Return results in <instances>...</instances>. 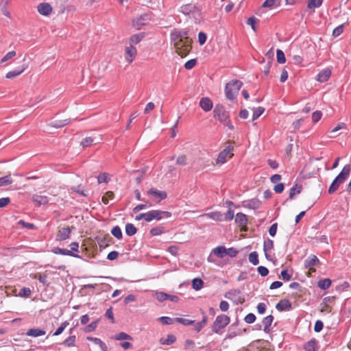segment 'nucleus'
Segmentation results:
<instances>
[{
    "instance_id": "nucleus-1",
    "label": "nucleus",
    "mask_w": 351,
    "mask_h": 351,
    "mask_svg": "<svg viewBox=\"0 0 351 351\" xmlns=\"http://www.w3.org/2000/svg\"><path fill=\"white\" fill-rule=\"evenodd\" d=\"M188 30L174 29L170 34L176 52L182 57L186 56L191 49V39L188 37Z\"/></svg>"
},
{
    "instance_id": "nucleus-2",
    "label": "nucleus",
    "mask_w": 351,
    "mask_h": 351,
    "mask_svg": "<svg viewBox=\"0 0 351 351\" xmlns=\"http://www.w3.org/2000/svg\"><path fill=\"white\" fill-rule=\"evenodd\" d=\"M351 172V166L350 165H346L341 171L338 174V176L335 178V180L331 183L330 186L328 189V193L333 194L335 193L339 186L343 184L349 177Z\"/></svg>"
},
{
    "instance_id": "nucleus-3",
    "label": "nucleus",
    "mask_w": 351,
    "mask_h": 351,
    "mask_svg": "<svg viewBox=\"0 0 351 351\" xmlns=\"http://www.w3.org/2000/svg\"><path fill=\"white\" fill-rule=\"evenodd\" d=\"M214 117L218 119L225 126L230 130L234 129V126L231 123L229 113L224 109L221 105H217L213 110Z\"/></svg>"
},
{
    "instance_id": "nucleus-4",
    "label": "nucleus",
    "mask_w": 351,
    "mask_h": 351,
    "mask_svg": "<svg viewBox=\"0 0 351 351\" xmlns=\"http://www.w3.org/2000/svg\"><path fill=\"white\" fill-rule=\"evenodd\" d=\"M243 85L242 82L234 80L228 82L225 87V94L229 100H234Z\"/></svg>"
},
{
    "instance_id": "nucleus-5",
    "label": "nucleus",
    "mask_w": 351,
    "mask_h": 351,
    "mask_svg": "<svg viewBox=\"0 0 351 351\" xmlns=\"http://www.w3.org/2000/svg\"><path fill=\"white\" fill-rule=\"evenodd\" d=\"M230 322V317L224 314L217 316L215 322L211 326L212 331L215 333L219 334L220 330L229 324Z\"/></svg>"
},
{
    "instance_id": "nucleus-6",
    "label": "nucleus",
    "mask_w": 351,
    "mask_h": 351,
    "mask_svg": "<svg viewBox=\"0 0 351 351\" xmlns=\"http://www.w3.org/2000/svg\"><path fill=\"white\" fill-rule=\"evenodd\" d=\"M171 213L160 210H152L147 212L148 222L153 220L160 221L164 219H168L171 217Z\"/></svg>"
},
{
    "instance_id": "nucleus-7",
    "label": "nucleus",
    "mask_w": 351,
    "mask_h": 351,
    "mask_svg": "<svg viewBox=\"0 0 351 351\" xmlns=\"http://www.w3.org/2000/svg\"><path fill=\"white\" fill-rule=\"evenodd\" d=\"M147 195L153 199L156 202H159L167 198V193L164 191H158L156 189L152 188L147 191Z\"/></svg>"
},
{
    "instance_id": "nucleus-8",
    "label": "nucleus",
    "mask_w": 351,
    "mask_h": 351,
    "mask_svg": "<svg viewBox=\"0 0 351 351\" xmlns=\"http://www.w3.org/2000/svg\"><path fill=\"white\" fill-rule=\"evenodd\" d=\"M151 21V16L148 14H144L133 20L132 25L136 29H140L143 25Z\"/></svg>"
},
{
    "instance_id": "nucleus-9",
    "label": "nucleus",
    "mask_w": 351,
    "mask_h": 351,
    "mask_svg": "<svg viewBox=\"0 0 351 351\" xmlns=\"http://www.w3.org/2000/svg\"><path fill=\"white\" fill-rule=\"evenodd\" d=\"M273 249H274V241L271 239L267 238V239H265L264 241L263 251L265 253V258L268 261L273 260V258L270 254V253Z\"/></svg>"
},
{
    "instance_id": "nucleus-10",
    "label": "nucleus",
    "mask_w": 351,
    "mask_h": 351,
    "mask_svg": "<svg viewBox=\"0 0 351 351\" xmlns=\"http://www.w3.org/2000/svg\"><path fill=\"white\" fill-rule=\"evenodd\" d=\"M125 58L128 63H132L137 54V50L134 46H127L125 49Z\"/></svg>"
},
{
    "instance_id": "nucleus-11",
    "label": "nucleus",
    "mask_w": 351,
    "mask_h": 351,
    "mask_svg": "<svg viewBox=\"0 0 351 351\" xmlns=\"http://www.w3.org/2000/svg\"><path fill=\"white\" fill-rule=\"evenodd\" d=\"M233 150L232 146H228L219 152L218 157L216 160L217 164H223L226 162L227 156Z\"/></svg>"
},
{
    "instance_id": "nucleus-12",
    "label": "nucleus",
    "mask_w": 351,
    "mask_h": 351,
    "mask_svg": "<svg viewBox=\"0 0 351 351\" xmlns=\"http://www.w3.org/2000/svg\"><path fill=\"white\" fill-rule=\"evenodd\" d=\"M27 64L21 65L19 67H17L16 69L8 72L5 77L8 79L14 78V77L19 76V75H21L25 70L27 69Z\"/></svg>"
},
{
    "instance_id": "nucleus-13",
    "label": "nucleus",
    "mask_w": 351,
    "mask_h": 351,
    "mask_svg": "<svg viewBox=\"0 0 351 351\" xmlns=\"http://www.w3.org/2000/svg\"><path fill=\"white\" fill-rule=\"evenodd\" d=\"M319 263V261L318 258L313 254H311L309 256L305 261H304V266L306 268H310V270L312 271H315V269H312L311 267L316 266Z\"/></svg>"
},
{
    "instance_id": "nucleus-14",
    "label": "nucleus",
    "mask_w": 351,
    "mask_h": 351,
    "mask_svg": "<svg viewBox=\"0 0 351 351\" xmlns=\"http://www.w3.org/2000/svg\"><path fill=\"white\" fill-rule=\"evenodd\" d=\"M197 7L192 3H188L180 7V12L184 15H189L197 12Z\"/></svg>"
},
{
    "instance_id": "nucleus-15",
    "label": "nucleus",
    "mask_w": 351,
    "mask_h": 351,
    "mask_svg": "<svg viewBox=\"0 0 351 351\" xmlns=\"http://www.w3.org/2000/svg\"><path fill=\"white\" fill-rule=\"evenodd\" d=\"M52 11V7L49 3H41L38 5V12L44 16L49 15Z\"/></svg>"
},
{
    "instance_id": "nucleus-16",
    "label": "nucleus",
    "mask_w": 351,
    "mask_h": 351,
    "mask_svg": "<svg viewBox=\"0 0 351 351\" xmlns=\"http://www.w3.org/2000/svg\"><path fill=\"white\" fill-rule=\"evenodd\" d=\"M51 252L55 254H61L64 256H69L75 258H80V256L78 254H74L71 252V250L62 249L60 247H54L52 249Z\"/></svg>"
},
{
    "instance_id": "nucleus-17",
    "label": "nucleus",
    "mask_w": 351,
    "mask_h": 351,
    "mask_svg": "<svg viewBox=\"0 0 351 351\" xmlns=\"http://www.w3.org/2000/svg\"><path fill=\"white\" fill-rule=\"evenodd\" d=\"M199 106L205 112H208L213 108V102L208 97H202L199 101Z\"/></svg>"
},
{
    "instance_id": "nucleus-18",
    "label": "nucleus",
    "mask_w": 351,
    "mask_h": 351,
    "mask_svg": "<svg viewBox=\"0 0 351 351\" xmlns=\"http://www.w3.org/2000/svg\"><path fill=\"white\" fill-rule=\"evenodd\" d=\"M32 199L38 206L47 204L49 202V199L47 196L37 194L34 195Z\"/></svg>"
},
{
    "instance_id": "nucleus-19",
    "label": "nucleus",
    "mask_w": 351,
    "mask_h": 351,
    "mask_svg": "<svg viewBox=\"0 0 351 351\" xmlns=\"http://www.w3.org/2000/svg\"><path fill=\"white\" fill-rule=\"evenodd\" d=\"M71 228L69 227L62 228L59 230L57 234V240L58 241H64L68 239L71 234Z\"/></svg>"
},
{
    "instance_id": "nucleus-20",
    "label": "nucleus",
    "mask_w": 351,
    "mask_h": 351,
    "mask_svg": "<svg viewBox=\"0 0 351 351\" xmlns=\"http://www.w3.org/2000/svg\"><path fill=\"white\" fill-rule=\"evenodd\" d=\"M276 308L279 311H289L291 308V303L288 300H282L276 304Z\"/></svg>"
},
{
    "instance_id": "nucleus-21",
    "label": "nucleus",
    "mask_w": 351,
    "mask_h": 351,
    "mask_svg": "<svg viewBox=\"0 0 351 351\" xmlns=\"http://www.w3.org/2000/svg\"><path fill=\"white\" fill-rule=\"evenodd\" d=\"M331 71L330 69H324L317 74V80L320 82H325L329 79Z\"/></svg>"
},
{
    "instance_id": "nucleus-22",
    "label": "nucleus",
    "mask_w": 351,
    "mask_h": 351,
    "mask_svg": "<svg viewBox=\"0 0 351 351\" xmlns=\"http://www.w3.org/2000/svg\"><path fill=\"white\" fill-rule=\"evenodd\" d=\"M274 321V317L271 315H269L263 319L262 324L264 326L263 330L266 333L269 332L270 331V326Z\"/></svg>"
},
{
    "instance_id": "nucleus-23",
    "label": "nucleus",
    "mask_w": 351,
    "mask_h": 351,
    "mask_svg": "<svg viewBox=\"0 0 351 351\" xmlns=\"http://www.w3.org/2000/svg\"><path fill=\"white\" fill-rule=\"evenodd\" d=\"M46 332L43 329L40 328H30L29 329L26 335L29 337H37L45 335Z\"/></svg>"
},
{
    "instance_id": "nucleus-24",
    "label": "nucleus",
    "mask_w": 351,
    "mask_h": 351,
    "mask_svg": "<svg viewBox=\"0 0 351 351\" xmlns=\"http://www.w3.org/2000/svg\"><path fill=\"white\" fill-rule=\"evenodd\" d=\"M86 339L88 341H92L94 343L98 345L102 351L108 350L107 346L100 339L97 338V337H87Z\"/></svg>"
},
{
    "instance_id": "nucleus-25",
    "label": "nucleus",
    "mask_w": 351,
    "mask_h": 351,
    "mask_svg": "<svg viewBox=\"0 0 351 351\" xmlns=\"http://www.w3.org/2000/svg\"><path fill=\"white\" fill-rule=\"evenodd\" d=\"M304 348L306 351H317V341L315 339L309 340L305 343Z\"/></svg>"
},
{
    "instance_id": "nucleus-26",
    "label": "nucleus",
    "mask_w": 351,
    "mask_h": 351,
    "mask_svg": "<svg viewBox=\"0 0 351 351\" xmlns=\"http://www.w3.org/2000/svg\"><path fill=\"white\" fill-rule=\"evenodd\" d=\"M204 216L207 217L208 218L212 219L216 221H223V215L221 212L219 211L208 213H206Z\"/></svg>"
},
{
    "instance_id": "nucleus-27",
    "label": "nucleus",
    "mask_w": 351,
    "mask_h": 351,
    "mask_svg": "<svg viewBox=\"0 0 351 351\" xmlns=\"http://www.w3.org/2000/svg\"><path fill=\"white\" fill-rule=\"evenodd\" d=\"M247 216L242 213H238L236 215L235 217V222L239 226H243L247 223Z\"/></svg>"
},
{
    "instance_id": "nucleus-28",
    "label": "nucleus",
    "mask_w": 351,
    "mask_h": 351,
    "mask_svg": "<svg viewBox=\"0 0 351 351\" xmlns=\"http://www.w3.org/2000/svg\"><path fill=\"white\" fill-rule=\"evenodd\" d=\"M260 206H261V202L256 199H250V200L246 202V203L245 204V207L250 208V209H253V210L258 209L260 207Z\"/></svg>"
},
{
    "instance_id": "nucleus-29",
    "label": "nucleus",
    "mask_w": 351,
    "mask_h": 351,
    "mask_svg": "<svg viewBox=\"0 0 351 351\" xmlns=\"http://www.w3.org/2000/svg\"><path fill=\"white\" fill-rule=\"evenodd\" d=\"M144 37L143 33L132 35L130 38V45L134 46L140 43Z\"/></svg>"
},
{
    "instance_id": "nucleus-30",
    "label": "nucleus",
    "mask_w": 351,
    "mask_h": 351,
    "mask_svg": "<svg viewBox=\"0 0 351 351\" xmlns=\"http://www.w3.org/2000/svg\"><path fill=\"white\" fill-rule=\"evenodd\" d=\"M302 191V186L295 184L290 189L289 199H292L296 194Z\"/></svg>"
},
{
    "instance_id": "nucleus-31",
    "label": "nucleus",
    "mask_w": 351,
    "mask_h": 351,
    "mask_svg": "<svg viewBox=\"0 0 351 351\" xmlns=\"http://www.w3.org/2000/svg\"><path fill=\"white\" fill-rule=\"evenodd\" d=\"M213 253L219 258H224L226 256V248L223 246L217 247L213 250Z\"/></svg>"
},
{
    "instance_id": "nucleus-32",
    "label": "nucleus",
    "mask_w": 351,
    "mask_h": 351,
    "mask_svg": "<svg viewBox=\"0 0 351 351\" xmlns=\"http://www.w3.org/2000/svg\"><path fill=\"white\" fill-rule=\"evenodd\" d=\"M75 340H76L75 335H71V336L69 337L67 339H66L62 343V344L67 348L75 347Z\"/></svg>"
},
{
    "instance_id": "nucleus-33",
    "label": "nucleus",
    "mask_w": 351,
    "mask_h": 351,
    "mask_svg": "<svg viewBox=\"0 0 351 351\" xmlns=\"http://www.w3.org/2000/svg\"><path fill=\"white\" fill-rule=\"evenodd\" d=\"M331 280L329 278H324L318 281L317 286L321 289L325 290L330 287Z\"/></svg>"
},
{
    "instance_id": "nucleus-34",
    "label": "nucleus",
    "mask_w": 351,
    "mask_h": 351,
    "mask_svg": "<svg viewBox=\"0 0 351 351\" xmlns=\"http://www.w3.org/2000/svg\"><path fill=\"white\" fill-rule=\"evenodd\" d=\"M204 285V282L201 278H196L192 281V287L196 291L200 290Z\"/></svg>"
},
{
    "instance_id": "nucleus-35",
    "label": "nucleus",
    "mask_w": 351,
    "mask_h": 351,
    "mask_svg": "<svg viewBox=\"0 0 351 351\" xmlns=\"http://www.w3.org/2000/svg\"><path fill=\"white\" fill-rule=\"evenodd\" d=\"M176 340V338L173 335H168L167 339H160V343L162 345H171Z\"/></svg>"
},
{
    "instance_id": "nucleus-36",
    "label": "nucleus",
    "mask_w": 351,
    "mask_h": 351,
    "mask_svg": "<svg viewBox=\"0 0 351 351\" xmlns=\"http://www.w3.org/2000/svg\"><path fill=\"white\" fill-rule=\"evenodd\" d=\"M165 232V228L162 226H156L150 230L152 236H158Z\"/></svg>"
},
{
    "instance_id": "nucleus-37",
    "label": "nucleus",
    "mask_w": 351,
    "mask_h": 351,
    "mask_svg": "<svg viewBox=\"0 0 351 351\" xmlns=\"http://www.w3.org/2000/svg\"><path fill=\"white\" fill-rule=\"evenodd\" d=\"M137 232L136 228L132 223H127L125 225V233L128 236H132Z\"/></svg>"
},
{
    "instance_id": "nucleus-38",
    "label": "nucleus",
    "mask_w": 351,
    "mask_h": 351,
    "mask_svg": "<svg viewBox=\"0 0 351 351\" xmlns=\"http://www.w3.org/2000/svg\"><path fill=\"white\" fill-rule=\"evenodd\" d=\"M249 261L254 265L259 263L258 254L256 252H252L249 254Z\"/></svg>"
},
{
    "instance_id": "nucleus-39",
    "label": "nucleus",
    "mask_w": 351,
    "mask_h": 351,
    "mask_svg": "<svg viewBox=\"0 0 351 351\" xmlns=\"http://www.w3.org/2000/svg\"><path fill=\"white\" fill-rule=\"evenodd\" d=\"M111 234L118 239H121L123 237L121 229L118 226H114L112 229Z\"/></svg>"
},
{
    "instance_id": "nucleus-40",
    "label": "nucleus",
    "mask_w": 351,
    "mask_h": 351,
    "mask_svg": "<svg viewBox=\"0 0 351 351\" xmlns=\"http://www.w3.org/2000/svg\"><path fill=\"white\" fill-rule=\"evenodd\" d=\"M98 321H94L92 322L90 324H88L86 326L84 327V331L85 332H90L94 331L96 328L97 327Z\"/></svg>"
},
{
    "instance_id": "nucleus-41",
    "label": "nucleus",
    "mask_w": 351,
    "mask_h": 351,
    "mask_svg": "<svg viewBox=\"0 0 351 351\" xmlns=\"http://www.w3.org/2000/svg\"><path fill=\"white\" fill-rule=\"evenodd\" d=\"M12 183V180L10 176H5L0 178V186H8Z\"/></svg>"
},
{
    "instance_id": "nucleus-42",
    "label": "nucleus",
    "mask_w": 351,
    "mask_h": 351,
    "mask_svg": "<svg viewBox=\"0 0 351 351\" xmlns=\"http://www.w3.org/2000/svg\"><path fill=\"white\" fill-rule=\"evenodd\" d=\"M174 321L176 322L180 323L184 326H189V325L193 324L195 322V321H193V320L182 318V317H176V318H174Z\"/></svg>"
},
{
    "instance_id": "nucleus-43",
    "label": "nucleus",
    "mask_w": 351,
    "mask_h": 351,
    "mask_svg": "<svg viewBox=\"0 0 351 351\" xmlns=\"http://www.w3.org/2000/svg\"><path fill=\"white\" fill-rule=\"evenodd\" d=\"M155 298L158 301L162 302L168 299V294L162 291H157L155 293Z\"/></svg>"
},
{
    "instance_id": "nucleus-44",
    "label": "nucleus",
    "mask_w": 351,
    "mask_h": 351,
    "mask_svg": "<svg viewBox=\"0 0 351 351\" xmlns=\"http://www.w3.org/2000/svg\"><path fill=\"white\" fill-rule=\"evenodd\" d=\"M116 340L121 341V340H132V337L128 335L125 332H119L118 335H116L114 337Z\"/></svg>"
},
{
    "instance_id": "nucleus-45",
    "label": "nucleus",
    "mask_w": 351,
    "mask_h": 351,
    "mask_svg": "<svg viewBox=\"0 0 351 351\" xmlns=\"http://www.w3.org/2000/svg\"><path fill=\"white\" fill-rule=\"evenodd\" d=\"M277 61L280 64H283L286 62L285 53L280 49H277L276 51Z\"/></svg>"
},
{
    "instance_id": "nucleus-46",
    "label": "nucleus",
    "mask_w": 351,
    "mask_h": 351,
    "mask_svg": "<svg viewBox=\"0 0 351 351\" xmlns=\"http://www.w3.org/2000/svg\"><path fill=\"white\" fill-rule=\"evenodd\" d=\"M97 178L99 184L108 182L110 180V178H108V174L106 173H100Z\"/></svg>"
},
{
    "instance_id": "nucleus-47",
    "label": "nucleus",
    "mask_w": 351,
    "mask_h": 351,
    "mask_svg": "<svg viewBox=\"0 0 351 351\" xmlns=\"http://www.w3.org/2000/svg\"><path fill=\"white\" fill-rule=\"evenodd\" d=\"M323 0H309L308 7L309 8H319L322 5Z\"/></svg>"
},
{
    "instance_id": "nucleus-48",
    "label": "nucleus",
    "mask_w": 351,
    "mask_h": 351,
    "mask_svg": "<svg viewBox=\"0 0 351 351\" xmlns=\"http://www.w3.org/2000/svg\"><path fill=\"white\" fill-rule=\"evenodd\" d=\"M265 109L263 107H258L254 110L252 114V120L254 121L257 119L264 112Z\"/></svg>"
},
{
    "instance_id": "nucleus-49",
    "label": "nucleus",
    "mask_w": 351,
    "mask_h": 351,
    "mask_svg": "<svg viewBox=\"0 0 351 351\" xmlns=\"http://www.w3.org/2000/svg\"><path fill=\"white\" fill-rule=\"evenodd\" d=\"M69 123V121L68 119L55 121L52 122L51 125L55 128H62V127L67 125Z\"/></svg>"
},
{
    "instance_id": "nucleus-50",
    "label": "nucleus",
    "mask_w": 351,
    "mask_h": 351,
    "mask_svg": "<svg viewBox=\"0 0 351 351\" xmlns=\"http://www.w3.org/2000/svg\"><path fill=\"white\" fill-rule=\"evenodd\" d=\"M95 141V138L86 137L82 141L81 145L83 147H88V146L91 145L94 143Z\"/></svg>"
},
{
    "instance_id": "nucleus-51",
    "label": "nucleus",
    "mask_w": 351,
    "mask_h": 351,
    "mask_svg": "<svg viewBox=\"0 0 351 351\" xmlns=\"http://www.w3.org/2000/svg\"><path fill=\"white\" fill-rule=\"evenodd\" d=\"M159 321H160L163 324H172L174 321V318H171L169 317L162 316L158 318Z\"/></svg>"
},
{
    "instance_id": "nucleus-52",
    "label": "nucleus",
    "mask_w": 351,
    "mask_h": 351,
    "mask_svg": "<svg viewBox=\"0 0 351 351\" xmlns=\"http://www.w3.org/2000/svg\"><path fill=\"white\" fill-rule=\"evenodd\" d=\"M176 164L178 165L184 166L187 164V159L186 155H180L176 159Z\"/></svg>"
},
{
    "instance_id": "nucleus-53",
    "label": "nucleus",
    "mask_w": 351,
    "mask_h": 351,
    "mask_svg": "<svg viewBox=\"0 0 351 351\" xmlns=\"http://www.w3.org/2000/svg\"><path fill=\"white\" fill-rule=\"evenodd\" d=\"M114 197V193L112 191H108L105 193V195L102 197V202L105 204H108L109 199H112Z\"/></svg>"
},
{
    "instance_id": "nucleus-54",
    "label": "nucleus",
    "mask_w": 351,
    "mask_h": 351,
    "mask_svg": "<svg viewBox=\"0 0 351 351\" xmlns=\"http://www.w3.org/2000/svg\"><path fill=\"white\" fill-rule=\"evenodd\" d=\"M241 294V291L239 289H231L226 293L225 296L227 298H230V296L237 297Z\"/></svg>"
},
{
    "instance_id": "nucleus-55",
    "label": "nucleus",
    "mask_w": 351,
    "mask_h": 351,
    "mask_svg": "<svg viewBox=\"0 0 351 351\" xmlns=\"http://www.w3.org/2000/svg\"><path fill=\"white\" fill-rule=\"evenodd\" d=\"M258 21V19L256 18H255L254 16H252V17H250L247 21V24L250 25L252 29L256 32V27H255V24L256 23V22Z\"/></svg>"
},
{
    "instance_id": "nucleus-56",
    "label": "nucleus",
    "mask_w": 351,
    "mask_h": 351,
    "mask_svg": "<svg viewBox=\"0 0 351 351\" xmlns=\"http://www.w3.org/2000/svg\"><path fill=\"white\" fill-rule=\"evenodd\" d=\"M244 320L247 324H252L256 320V316L254 313H248L244 318Z\"/></svg>"
},
{
    "instance_id": "nucleus-57",
    "label": "nucleus",
    "mask_w": 351,
    "mask_h": 351,
    "mask_svg": "<svg viewBox=\"0 0 351 351\" xmlns=\"http://www.w3.org/2000/svg\"><path fill=\"white\" fill-rule=\"evenodd\" d=\"M197 60L195 59H191L186 62V63L184 64V67L186 69L188 70L191 69L195 66Z\"/></svg>"
},
{
    "instance_id": "nucleus-58",
    "label": "nucleus",
    "mask_w": 351,
    "mask_h": 351,
    "mask_svg": "<svg viewBox=\"0 0 351 351\" xmlns=\"http://www.w3.org/2000/svg\"><path fill=\"white\" fill-rule=\"evenodd\" d=\"M322 113L321 111H315L312 114V120L314 123H317L322 118Z\"/></svg>"
},
{
    "instance_id": "nucleus-59",
    "label": "nucleus",
    "mask_w": 351,
    "mask_h": 351,
    "mask_svg": "<svg viewBox=\"0 0 351 351\" xmlns=\"http://www.w3.org/2000/svg\"><path fill=\"white\" fill-rule=\"evenodd\" d=\"M257 271L261 276H266L269 274L268 269L264 266H259Z\"/></svg>"
},
{
    "instance_id": "nucleus-60",
    "label": "nucleus",
    "mask_w": 351,
    "mask_h": 351,
    "mask_svg": "<svg viewBox=\"0 0 351 351\" xmlns=\"http://www.w3.org/2000/svg\"><path fill=\"white\" fill-rule=\"evenodd\" d=\"M151 206H152L151 204L148 206L147 204H138L133 208V212L138 213V211L143 210V209H146L147 208H148Z\"/></svg>"
},
{
    "instance_id": "nucleus-61",
    "label": "nucleus",
    "mask_w": 351,
    "mask_h": 351,
    "mask_svg": "<svg viewBox=\"0 0 351 351\" xmlns=\"http://www.w3.org/2000/svg\"><path fill=\"white\" fill-rule=\"evenodd\" d=\"M323 327H324L323 322L321 320H317V321H316V322L315 324L314 330L316 332H319L323 329Z\"/></svg>"
},
{
    "instance_id": "nucleus-62",
    "label": "nucleus",
    "mask_w": 351,
    "mask_h": 351,
    "mask_svg": "<svg viewBox=\"0 0 351 351\" xmlns=\"http://www.w3.org/2000/svg\"><path fill=\"white\" fill-rule=\"evenodd\" d=\"M207 36L205 33L201 32L198 34V40L201 45H204L206 41Z\"/></svg>"
},
{
    "instance_id": "nucleus-63",
    "label": "nucleus",
    "mask_w": 351,
    "mask_h": 351,
    "mask_svg": "<svg viewBox=\"0 0 351 351\" xmlns=\"http://www.w3.org/2000/svg\"><path fill=\"white\" fill-rule=\"evenodd\" d=\"M266 305L265 303H263V302H261L259 303L258 305H257V311L259 314H263L265 313V311H266Z\"/></svg>"
},
{
    "instance_id": "nucleus-64",
    "label": "nucleus",
    "mask_w": 351,
    "mask_h": 351,
    "mask_svg": "<svg viewBox=\"0 0 351 351\" xmlns=\"http://www.w3.org/2000/svg\"><path fill=\"white\" fill-rule=\"evenodd\" d=\"M238 254V251L233 247L226 249V255L230 257H235Z\"/></svg>"
}]
</instances>
